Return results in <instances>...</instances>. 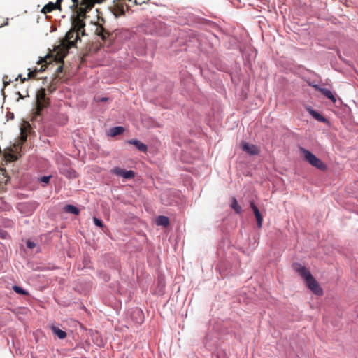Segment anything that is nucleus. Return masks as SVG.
Wrapping results in <instances>:
<instances>
[{
  "mask_svg": "<svg viewBox=\"0 0 358 358\" xmlns=\"http://www.w3.org/2000/svg\"><path fill=\"white\" fill-rule=\"evenodd\" d=\"M80 39L78 33H76L71 29L66 34L60 45L54 49L55 58L57 61H62L67 55L69 50L75 46L77 41Z\"/></svg>",
  "mask_w": 358,
  "mask_h": 358,
  "instance_id": "nucleus-1",
  "label": "nucleus"
},
{
  "mask_svg": "<svg viewBox=\"0 0 358 358\" xmlns=\"http://www.w3.org/2000/svg\"><path fill=\"white\" fill-rule=\"evenodd\" d=\"M294 269L304 280L308 288L315 294L322 296L323 290L318 282L314 278L310 272L303 265L296 263L293 265Z\"/></svg>",
  "mask_w": 358,
  "mask_h": 358,
  "instance_id": "nucleus-2",
  "label": "nucleus"
},
{
  "mask_svg": "<svg viewBox=\"0 0 358 358\" xmlns=\"http://www.w3.org/2000/svg\"><path fill=\"white\" fill-rule=\"evenodd\" d=\"M300 152L303 155L304 160L308 162L311 166L321 170L325 171L327 166L319 158L313 155L310 151L300 147Z\"/></svg>",
  "mask_w": 358,
  "mask_h": 358,
  "instance_id": "nucleus-3",
  "label": "nucleus"
},
{
  "mask_svg": "<svg viewBox=\"0 0 358 358\" xmlns=\"http://www.w3.org/2000/svg\"><path fill=\"white\" fill-rule=\"evenodd\" d=\"M49 103V99L46 97L45 89L41 88L36 94V107L33 118L36 120L38 116L41 115L42 110L48 107Z\"/></svg>",
  "mask_w": 358,
  "mask_h": 358,
  "instance_id": "nucleus-4",
  "label": "nucleus"
},
{
  "mask_svg": "<svg viewBox=\"0 0 358 358\" xmlns=\"http://www.w3.org/2000/svg\"><path fill=\"white\" fill-rule=\"evenodd\" d=\"M85 23L82 18H79V17H74L72 20V27L71 29L74 30L76 33H78L82 36L85 35Z\"/></svg>",
  "mask_w": 358,
  "mask_h": 358,
  "instance_id": "nucleus-5",
  "label": "nucleus"
},
{
  "mask_svg": "<svg viewBox=\"0 0 358 358\" xmlns=\"http://www.w3.org/2000/svg\"><path fill=\"white\" fill-rule=\"evenodd\" d=\"M94 6V2L92 0H82L81 6L78 8L77 15L79 18L85 17L86 13L88 10H90Z\"/></svg>",
  "mask_w": 358,
  "mask_h": 358,
  "instance_id": "nucleus-6",
  "label": "nucleus"
},
{
  "mask_svg": "<svg viewBox=\"0 0 358 358\" xmlns=\"http://www.w3.org/2000/svg\"><path fill=\"white\" fill-rule=\"evenodd\" d=\"M110 171L112 173H113L117 176H121L125 179H131V178H134V176H135L134 171H133L131 170L126 171L120 167H115Z\"/></svg>",
  "mask_w": 358,
  "mask_h": 358,
  "instance_id": "nucleus-7",
  "label": "nucleus"
},
{
  "mask_svg": "<svg viewBox=\"0 0 358 358\" xmlns=\"http://www.w3.org/2000/svg\"><path fill=\"white\" fill-rule=\"evenodd\" d=\"M55 52L53 51L51 55L45 56L42 59V62L45 64V66L48 64H50L52 61L56 62L57 64H59V66L57 67L56 72L61 73L63 71V59L62 61H57L55 58Z\"/></svg>",
  "mask_w": 358,
  "mask_h": 358,
  "instance_id": "nucleus-8",
  "label": "nucleus"
},
{
  "mask_svg": "<svg viewBox=\"0 0 358 358\" xmlns=\"http://www.w3.org/2000/svg\"><path fill=\"white\" fill-rule=\"evenodd\" d=\"M241 147L243 151L246 152L250 155H257L260 152V150L257 146L252 144H249L247 142H241Z\"/></svg>",
  "mask_w": 358,
  "mask_h": 358,
  "instance_id": "nucleus-9",
  "label": "nucleus"
},
{
  "mask_svg": "<svg viewBox=\"0 0 358 358\" xmlns=\"http://www.w3.org/2000/svg\"><path fill=\"white\" fill-rule=\"evenodd\" d=\"M62 0H57L56 3L49 2L41 10V13L46 14L52 12L54 10H61Z\"/></svg>",
  "mask_w": 358,
  "mask_h": 358,
  "instance_id": "nucleus-10",
  "label": "nucleus"
},
{
  "mask_svg": "<svg viewBox=\"0 0 358 358\" xmlns=\"http://www.w3.org/2000/svg\"><path fill=\"white\" fill-rule=\"evenodd\" d=\"M250 206L255 216L257 226L259 228H261L262 226L263 217L262 216L258 208L256 206L253 201H250Z\"/></svg>",
  "mask_w": 358,
  "mask_h": 358,
  "instance_id": "nucleus-11",
  "label": "nucleus"
},
{
  "mask_svg": "<svg viewBox=\"0 0 358 358\" xmlns=\"http://www.w3.org/2000/svg\"><path fill=\"white\" fill-rule=\"evenodd\" d=\"M60 173L69 178H75L78 176L76 171L69 166L59 168Z\"/></svg>",
  "mask_w": 358,
  "mask_h": 358,
  "instance_id": "nucleus-12",
  "label": "nucleus"
},
{
  "mask_svg": "<svg viewBox=\"0 0 358 358\" xmlns=\"http://www.w3.org/2000/svg\"><path fill=\"white\" fill-rule=\"evenodd\" d=\"M128 143L134 145L141 152H147V145L137 139H131L128 141Z\"/></svg>",
  "mask_w": 358,
  "mask_h": 358,
  "instance_id": "nucleus-13",
  "label": "nucleus"
},
{
  "mask_svg": "<svg viewBox=\"0 0 358 358\" xmlns=\"http://www.w3.org/2000/svg\"><path fill=\"white\" fill-rule=\"evenodd\" d=\"M95 33L103 41H105L110 35V33L108 30L105 29V28L101 25L97 26L95 30Z\"/></svg>",
  "mask_w": 358,
  "mask_h": 358,
  "instance_id": "nucleus-14",
  "label": "nucleus"
},
{
  "mask_svg": "<svg viewBox=\"0 0 358 358\" xmlns=\"http://www.w3.org/2000/svg\"><path fill=\"white\" fill-rule=\"evenodd\" d=\"M50 329H51L52 331L55 335H57L59 338L64 339L66 337V333L64 331L61 330L58 327H57L55 326H51Z\"/></svg>",
  "mask_w": 358,
  "mask_h": 358,
  "instance_id": "nucleus-15",
  "label": "nucleus"
},
{
  "mask_svg": "<svg viewBox=\"0 0 358 358\" xmlns=\"http://www.w3.org/2000/svg\"><path fill=\"white\" fill-rule=\"evenodd\" d=\"M156 224L158 226H163L166 227L169 224V219L166 216L160 215L157 217Z\"/></svg>",
  "mask_w": 358,
  "mask_h": 358,
  "instance_id": "nucleus-16",
  "label": "nucleus"
},
{
  "mask_svg": "<svg viewBox=\"0 0 358 358\" xmlns=\"http://www.w3.org/2000/svg\"><path fill=\"white\" fill-rule=\"evenodd\" d=\"M64 210L65 212L71 213L73 215H78L79 212H80V210L78 208H76V206L71 205V204L66 205L64 208Z\"/></svg>",
  "mask_w": 358,
  "mask_h": 358,
  "instance_id": "nucleus-17",
  "label": "nucleus"
},
{
  "mask_svg": "<svg viewBox=\"0 0 358 358\" xmlns=\"http://www.w3.org/2000/svg\"><path fill=\"white\" fill-rule=\"evenodd\" d=\"M41 64H41V66L39 69H35L34 70L31 71L29 72L28 76H29V78H36V74H37V73L38 71H45V67H46L45 66V64L43 63L42 62H41Z\"/></svg>",
  "mask_w": 358,
  "mask_h": 358,
  "instance_id": "nucleus-18",
  "label": "nucleus"
},
{
  "mask_svg": "<svg viewBox=\"0 0 358 358\" xmlns=\"http://www.w3.org/2000/svg\"><path fill=\"white\" fill-rule=\"evenodd\" d=\"M309 113L314 118H315L317 120L321 122H325L327 121L325 117H324L322 115H320L319 113L313 109H310Z\"/></svg>",
  "mask_w": 358,
  "mask_h": 358,
  "instance_id": "nucleus-19",
  "label": "nucleus"
},
{
  "mask_svg": "<svg viewBox=\"0 0 358 358\" xmlns=\"http://www.w3.org/2000/svg\"><path fill=\"white\" fill-rule=\"evenodd\" d=\"M124 131V129L122 127H115L110 129V134L111 136H116L122 134Z\"/></svg>",
  "mask_w": 358,
  "mask_h": 358,
  "instance_id": "nucleus-20",
  "label": "nucleus"
},
{
  "mask_svg": "<svg viewBox=\"0 0 358 358\" xmlns=\"http://www.w3.org/2000/svg\"><path fill=\"white\" fill-rule=\"evenodd\" d=\"M320 90L322 93V94H324L327 98L329 99L333 102L336 101V99H335L334 94L329 90L326 89V88H320Z\"/></svg>",
  "mask_w": 358,
  "mask_h": 358,
  "instance_id": "nucleus-21",
  "label": "nucleus"
},
{
  "mask_svg": "<svg viewBox=\"0 0 358 358\" xmlns=\"http://www.w3.org/2000/svg\"><path fill=\"white\" fill-rule=\"evenodd\" d=\"M231 207L234 210V211L238 213V214H240L241 212V206L238 205V201L236 200V198H232V201H231Z\"/></svg>",
  "mask_w": 358,
  "mask_h": 358,
  "instance_id": "nucleus-22",
  "label": "nucleus"
},
{
  "mask_svg": "<svg viewBox=\"0 0 358 358\" xmlns=\"http://www.w3.org/2000/svg\"><path fill=\"white\" fill-rule=\"evenodd\" d=\"M13 289L18 294L24 295V296H28L29 294L27 291L24 290L22 287L14 285L13 286Z\"/></svg>",
  "mask_w": 358,
  "mask_h": 358,
  "instance_id": "nucleus-23",
  "label": "nucleus"
},
{
  "mask_svg": "<svg viewBox=\"0 0 358 358\" xmlns=\"http://www.w3.org/2000/svg\"><path fill=\"white\" fill-rule=\"evenodd\" d=\"M6 159L10 162H15L18 159L19 157L17 155L8 153L6 155Z\"/></svg>",
  "mask_w": 358,
  "mask_h": 358,
  "instance_id": "nucleus-24",
  "label": "nucleus"
},
{
  "mask_svg": "<svg viewBox=\"0 0 358 358\" xmlns=\"http://www.w3.org/2000/svg\"><path fill=\"white\" fill-rule=\"evenodd\" d=\"M93 221H94V223L95 225H96V226H98V227H99L101 228L103 227V222L101 220H99V219H98L96 217H94L93 218Z\"/></svg>",
  "mask_w": 358,
  "mask_h": 358,
  "instance_id": "nucleus-25",
  "label": "nucleus"
},
{
  "mask_svg": "<svg viewBox=\"0 0 358 358\" xmlns=\"http://www.w3.org/2000/svg\"><path fill=\"white\" fill-rule=\"evenodd\" d=\"M27 246L28 248L33 249L34 248H35L36 244L34 242L29 240L27 241Z\"/></svg>",
  "mask_w": 358,
  "mask_h": 358,
  "instance_id": "nucleus-26",
  "label": "nucleus"
},
{
  "mask_svg": "<svg viewBox=\"0 0 358 358\" xmlns=\"http://www.w3.org/2000/svg\"><path fill=\"white\" fill-rule=\"evenodd\" d=\"M50 179V176H43L41 178V181L44 183H48Z\"/></svg>",
  "mask_w": 358,
  "mask_h": 358,
  "instance_id": "nucleus-27",
  "label": "nucleus"
},
{
  "mask_svg": "<svg viewBox=\"0 0 358 358\" xmlns=\"http://www.w3.org/2000/svg\"><path fill=\"white\" fill-rule=\"evenodd\" d=\"M8 76H6L3 77V84H4V86H6L9 84L10 83V80H8Z\"/></svg>",
  "mask_w": 358,
  "mask_h": 358,
  "instance_id": "nucleus-28",
  "label": "nucleus"
},
{
  "mask_svg": "<svg viewBox=\"0 0 358 358\" xmlns=\"http://www.w3.org/2000/svg\"><path fill=\"white\" fill-rule=\"evenodd\" d=\"M72 1L73 3V6L74 7H78V3H79V0H72Z\"/></svg>",
  "mask_w": 358,
  "mask_h": 358,
  "instance_id": "nucleus-29",
  "label": "nucleus"
},
{
  "mask_svg": "<svg viewBox=\"0 0 358 358\" xmlns=\"http://www.w3.org/2000/svg\"><path fill=\"white\" fill-rule=\"evenodd\" d=\"M14 147L15 148V150H17L18 149L20 150L21 149V145L20 144H15L14 145Z\"/></svg>",
  "mask_w": 358,
  "mask_h": 358,
  "instance_id": "nucleus-30",
  "label": "nucleus"
},
{
  "mask_svg": "<svg viewBox=\"0 0 358 358\" xmlns=\"http://www.w3.org/2000/svg\"><path fill=\"white\" fill-rule=\"evenodd\" d=\"M104 0H94L93 2H94V4L95 3H102Z\"/></svg>",
  "mask_w": 358,
  "mask_h": 358,
  "instance_id": "nucleus-31",
  "label": "nucleus"
},
{
  "mask_svg": "<svg viewBox=\"0 0 358 358\" xmlns=\"http://www.w3.org/2000/svg\"><path fill=\"white\" fill-rule=\"evenodd\" d=\"M21 138H22V142L26 141V140H27V136H24V135H22V137H21Z\"/></svg>",
  "mask_w": 358,
  "mask_h": 358,
  "instance_id": "nucleus-32",
  "label": "nucleus"
},
{
  "mask_svg": "<svg viewBox=\"0 0 358 358\" xmlns=\"http://www.w3.org/2000/svg\"><path fill=\"white\" fill-rule=\"evenodd\" d=\"M19 77L20 78L22 83H24V82L27 80V78H22L21 77V75H19Z\"/></svg>",
  "mask_w": 358,
  "mask_h": 358,
  "instance_id": "nucleus-33",
  "label": "nucleus"
},
{
  "mask_svg": "<svg viewBox=\"0 0 358 358\" xmlns=\"http://www.w3.org/2000/svg\"><path fill=\"white\" fill-rule=\"evenodd\" d=\"M108 99V98L105 97V98H103L101 99V101H106V100Z\"/></svg>",
  "mask_w": 358,
  "mask_h": 358,
  "instance_id": "nucleus-34",
  "label": "nucleus"
},
{
  "mask_svg": "<svg viewBox=\"0 0 358 358\" xmlns=\"http://www.w3.org/2000/svg\"><path fill=\"white\" fill-rule=\"evenodd\" d=\"M136 313H137L138 314H140V313H141V311L140 310H136Z\"/></svg>",
  "mask_w": 358,
  "mask_h": 358,
  "instance_id": "nucleus-35",
  "label": "nucleus"
}]
</instances>
